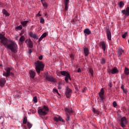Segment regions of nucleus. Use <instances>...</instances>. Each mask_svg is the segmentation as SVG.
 I'll use <instances>...</instances> for the list:
<instances>
[{
    "label": "nucleus",
    "instance_id": "obj_1",
    "mask_svg": "<svg viewBox=\"0 0 129 129\" xmlns=\"http://www.w3.org/2000/svg\"><path fill=\"white\" fill-rule=\"evenodd\" d=\"M4 45L6 48L9 49L13 53L18 52V44L16 42L12 40H6L4 42Z\"/></svg>",
    "mask_w": 129,
    "mask_h": 129
},
{
    "label": "nucleus",
    "instance_id": "obj_2",
    "mask_svg": "<svg viewBox=\"0 0 129 129\" xmlns=\"http://www.w3.org/2000/svg\"><path fill=\"white\" fill-rule=\"evenodd\" d=\"M34 65L35 66V70L38 74H40V72L43 71L45 68V64L43 63V62L40 60H38L34 62Z\"/></svg>",
    "mask_w": 129,
    "mask_h": 129
},
{
    "label": "nucleus",
    "instance_id": "obj_3",
    "mask_svg": "<svg viewBox=\"0 0 129 129\" xmlns=\"http://www.w3.org/2000/svg\"><path fill=\"white\" fill-rule=\"evenodd\" d=\"M38 112L40 115H46L49 112V108L46 106L44 105L42 108L38 110Z\"/></svg>",
    "mask_w": 129,
    "mask_h": 129
},
{
    "label": "nucleus",
    "instance_id": "obj_4",
    "mask_svg": "<svg viewBox=\"0 0 129 129\" xmlns=\"http://www.w3.org/2000/svg\"><path fill=\"white\" fill-rule=\"evenodd\" d=\"M59 74H61V75H62V76H65L64 80L67 83H68L69 80H71V77L70 76V74H69L68 72L63 71L59 72Z\"/></svg>",
    "mask_w": 129,
    "mask_h": 129
},
{
    "label": "nucleus",
    "instance_id": "obj_5",
    "mask_svg": "<svg viewBox=\"0 0 129 129\" xmlns=\"http://www.w3.org/2000/svg\"><path fill=\"white\" fill-rule=\"evenodd\" d=\"M5 72H3V76H5V77H7V78H8V77H10V76H13L14 75V73H13V72H11V68H6L5 69Z\"/></svg>",
    "mask_w": 129,
    "mask_h": 129
},
{
    "label": "nucleus",
    "instance_id": "obj_6",
    "mask_svg": "<svg viewBox=\"0 0 129 129\" xmlns=\"http://www.w3.org/2000/svg\"><path fill=\"white\" fill-rule=\"evenodd\" d=\"M127 124V120H126V117H123L121 118L120 120V125L121 127H125L126 125Z\"/></svg>",
    "mask_w": 129,
    "mask_h": 129
},
{
    "label": "nucleus",
    "instance_id": "obj_7",
    "mask_svg": "<svg viewBox=\"0 0 129 129\" xmlns=\"http://www.w3.org/2000/svg\"><path fill=\"white\" fill-rule=\"evenodd\" d=\"M71 94H72V90L67 87L66 90V96L67 98H70L71 97Z\"/></svg>",
    "mask_w": 129,
    "mask_h": 129
},
{
    "label": "nucleus",
    "instance_id": "obj_8",
    "mask_svg": "<svg viewBox=\"0 0 129 129\" xmlns=\"http://www.w3.org/2000/svg\"><path fill=\"white\" fill-rule=\"evenodd\" d=\"M53 120H54V121H56V122H58V121H61V122H65V120H64V119H63V118L61 116H54L53 117Z\"/></svg>",
    "mask_w": 129,
    "mask_h": 129
},
{
    "label": "nucleus",
    "instance_id": "obj_9",
    "mask_svg": "<svg viewBox=\"0 0 129 129\" xmlns=\"http://www.w3.org/2000/svg\"><path fill=\"white\" fill-rule=\"evenodd\" d=\"M25 43L26 44H27V46L29 47V48H32L34 45L33 42L32 41V40H31L30 39H26L25 41Z\"/></svg>",
    "mask_w": 129,
    "mask_h": 129
},
{
    "label": "nucleus",
    "instance_id": "obj_10",
    "mask_svg": "<svg viewBox=\"0 0 129 129\" xmlns=\"http://www.w3.org/2000/svg\"><path fill=\"white\" fill-rule=\"evenodd\" d=\"M45 79L47 81H49V82H55V79L51 76H46Z\"/></svg>",
    "mask_w": 129,
    "mask_h": 129
},
{
    "label": "nucleus",
    "instance_id": "obj_11",
    "mask_svg": "<svg viewBox=\"0 0 129 129\" xmlns=\"http://www.w3.org/2000/svg\"><path fill=\"white\" fill-rule=\"evenodd\" d=\"M106 33L107 34V37L108 38V39L109 41L111 40V32H110V30L109 29H106Z\"/></svg>",
    "mask_w": 129,
    "mask_h": 129
},
{
    "label": "nucleus",
    "instance_id": "obj_12",
    "mask_svg": "<svg viewBox=\"0 0 129 129\" xmlns=\"http://www.w3.org/2000/svg\"><path fill=\"white\" fill-rule=\"evenodd\" d=\"M99 95L101 99V100H103L104 99V97L103 95H104V91L102 88L100 90V92L99 93Z\"/></svg>",
    "mask_w": 129,
    "mask_h": 129
},
{
    "label": "nucleus",
    "instance_id": "obj_13",
    "mask_svg": "<svg viewBox=\"0 0 129 129\" xmlns=\"http://www.w3.org/2000/svg\"><path fill=\"white\" fill-rule=\"evenodd\" d=\"M6 81H7L5 78L0 79V86H1L2 87L5 86Z\"/></svg>",
    "mask_w": 129,
    "mask_h": 129
},
{
    "label": "nucleus",
    "instance_id": "obj_14",
    "mask_svg": "<svg viewBox=\"0 0 129 129\" xmlns=\"http://www.w3.org/2000/svg\"><path fill=\"white\" fill-rule=\"evenodd\" d=\"M122 14L125 15V16H129V7H127L126 10H122L121 11Z\"/></svg>",
    "mask_w": 129,
    "mask_h": 129
},
{
    "label": "nucleus",
    "instance_id": "obj_15",
    "mask_svg": "<svg viewBox=\"0 0 129 129\" xmlns=\"http://www.w3.org/2000/svg\"><path fill=\"white\" fill-rule=\"evenodd\" d=\"M29 75L32 79H34V78H35V76H36V73L33 70H31L29 71Z\"/></svg>",
    "mask_w": 129,
    "mask_h": 129
},
{
    "label": "nucleus",
    "instance_id": "obj_16",
    "mask_svg": "<svg viewBox=\"0 0 129 129\" xmlns=\"http://www.w3.org/2000/svg\"><path fill=\"white\" fill-rule=\"evenodd\" d=\"M84 33L85 34V37H86L87 36H88V35H90V34H91V31L90 30H89V29L87 28L84 30Z\"/></svg>",
    "mask_w": 129,
    "mask_h": 129
},
{
    "label": "nucleus",
    "instance_id": "obj_17",
    "mask_svg": "<svg viewBox=\"0 0 129 129\" xmlns=\"http://www.w3.org/2000/svg\"><path fill=\"white\" fill-rule=\"evenodd\" d=\"M69 4V0H64V12H66V11H68V5Z\"/></svg>",
    "mask_w": 129,
    "mask_h": 129
},
{
    "label": "nucleus",
    "instance_id": "obj_18",
    "mask_svg": "<svg viewBox=\"0 0 129 129\" xmlns=\"http://www.w3.org/2000/svg\"><path fill=\"white\" fill-rule=\"evenodd\" d=\"M29 36L31 38H33V39H36V40H38L39 38L38 37V35H36V34H34L33 32H30Z\"/></svg>",
    "mask_w": 129,
    "mask_h": 129
},
{
    "label": "nucleus",
    "instance_id": "obj_19",
    "mask_svg": "<svg viewBox=\"0 0 129 129\" xmlns=\"http://www.w3.org/2000/svg\"><path fill=\"white\" fill-rule=\"evenodd\" d=\"M84 53L85 57H87V56L89 55V49H88V48L87 47L84 48Z\"/></svg>",
    "mask_w": 129,
    "mask_h": 129
},
{
    "label": "nucleus",
    "instance_id": "obj_20",
    "mask_svg": "<svg viewBox=\"0 0 129 129\" xmlns=\"http://www.w3.org/2000/svg\"><path fill=\"white\" fill-rule=\"evenodd\" d=\"M117 72H118V70H117L116 68H114L109 71V73H111L112 74H115Z\"/></svg>",
    "mask_w": 129,
    "mask_h": 129
},
{
    "label": "nucleus",
    "instance_id": "obj_21",
    "mask_svg": "<svg viewBox=\"0 0 129 129\" xmlns=\"http://www.w3.org/2000/svg\"><path fill=\"white\" fill-rule=\"evenodd\" d=\"M0 40H1V43L3 44L4 45V42L6 41V40H9L7 38H4V35H3L2 33L0 34Z\"/></svg>",
    "mask_w": 129,
    "mask_h": 129
},
{
    "label": "nucleus",
    "instance_id": "obj_22",
    "mask_svg": "<svg viewBox=\"0 0 129 129\" xmlns=\"http://www.w3.org/2000/svg\"><path fill=\"white\" fill-rule=\"evenodd\" d=\"M124 51L122 48H119L118 50V57H120L122 55V53H123Z\"/></svg>",
    "mask_w": 129,
    "mask_h": 129
},
{
    "label": "nucleus",
    "instance_id": "obj_23",
    "mask_svg": "<svg viewBox=\"0 0 129 129\" xmlns=\"http://www.w3.org/2000/svg\"><path fill=\"white\" fill-rule=\"evenodd\" d=\"M64 110L66 112V114H70V113H72L73 112L72 109H68L67 108H65Z\"/></svg>",
    "mask_w": 129,
    "mask_h": 129
},
{
    "label": "nucleus",
    "instance_id": "obj_24",
    "mask_svg": "<svg viewBox=\"0 0 129 129\" xmlns=\"http://www.w3.org/2000/svg\"><path fill=\"white\" fill-rule=\"evenodd\" d=\"M2 13H3V15H6V17L10 16V14H9V13H8V12L7 11H6V9H3Z\"/></svg>",
    "mask_w": 129,
    "mask_h": 129
},
{
    "label": "nucleus",
    "instance_id": "obj_25",
    "mask_svg": "<svg viewBox=\"0 0 129 129\" xmlns=\"http://www.w3.org/2000/svg\"><path fill=\"white\" fill-rule=\"evenodd\" d=\"M101 45L102 46V48L103 49V51H105V49L106 47L105 46V42L104 41H102L101 42Z\"/></svg>",
    "mask_w": 129,
    "mask_h": 129
},
{
    "label": "nucleus",
    "instance_id": "obj_26",
    "mask_svg": "<svg viewBox=\"0 0 129 129\" xmlns=\"http://www.w3.org/2000/svg\"><path fill=\"white\" fill-rule=\"evenodd\" d=\"M25 40H26V38H25V36H21L20 38L19 41L21 42V43H23V42L25 41Z\"/></svg>",
    "mask_w": 129,
    "mask_h": 129
},
{
    "label": "nucleus",
    "instance_id": "obj_27",
    "mask_svg": "<svg viewBox=\"0 0 129 129\" xmlns=\"http://www.w3.org/2000/svg\"><path fill=\"white\" fill-rule=\"evenodd\" d=\"M28 121V119L27 118L26 116H24L23 118V123L24 124H26L27 123V122Z\"/></svg>",
    "mask_w": 129,
    "mask_h": 129
},
{
    "label": "nucleus",
    "instance_id": "obj_28",
    "mask_svg": "<svg viewBox=\"0 0 129 129\" xmlns=\"http://www.w3.org/2000/svg\"><path fill=\"white\" fill-rule=\"evenodd\" d=\"M29 23L28 21H22L21 22V25L23 26V27H25L27 24Z\"/></svg>",
    "mask_w": 129,
    "mask_h": 129
},
{
    "label": "nucleus",
    "instance_id": "obj_29",
    "mask_svg": "<svg viewBox=\"0 0 129 129\" xmlns=\"http://www.w3.org/2000/svg\"><path fill=\"white\" fill-rule=\"evenodd\" d=\"M124 74L125 75H129V69L127 68H125L124 71Z\"/></svg>",
    "mask_w": 129,
    "mask_h": 129
},
{
    "label": "nucleus",
    "instance_id": "obj_30",
    "mask_svg": "<svg viewBox=\"0 0 129 129\" xmlns=\"http://www.w3.org/2000/svg\"><path fill=\"white\" fill-rule=\"evenodd\" d=\"M123 6H124V3L122 2V1H120L119 3V7L121 9L123 7Z\"/></svg>",
    "mask_w": 129,
    "mask_h": 129
},
{
    "label": "nucleus",
    "instance_id": "obj_31",
    "mask_svg": "<svg viewBox=\"0 0 129 129\" xmlns=\"http://www.w3.org/2000/svg\"><path fill=\"white\" fill-rule=\"evenodd\" d=\"M77 16L75 17V18L71 21V23L73 24V25H74L75 24L76 21H77Z\"/></svg>",
    "mask_w": 129,
    "mask_h": 129
},
{
    "label": "nucleus",
    "instance_id": "obj_32",
    "mask_svg": "<svg viewBox=\"0 0 129 129\" xmlns=\"http://www.w3.org/2000/svg\"><path fill=\"white\" fill-rule=\"evenodd\" d=\"M89 73L91 75L92 77H93V70L91 68H90L89 70Z\"/></svg>",
    "mask_w": 129,
    "mask_h": 129
},
{
    "label": "nucleus",
    "instance_id": "obj_33",
    "mask_svg": "<svg viewBox=\"0 0 129 129\" xmlns=\"http://www.w3.org/2000/svg\"><path fill=\"white\" fill-rule=\"evenodd\" d=\"M41 3H42V5L44 7L47 8L48 7L47 3H43V2H44V0H41Z\"/></svg>",
    "mask_w": 129,
    "mask_h": 129
},
{
    "label": "nucleus",
    "instance_id": "obj_34",
    "mask_svg": "<svg viewBox=\"0 0 129 129\" xmlns=\"http://www.w3.org/2000/svg\"><path fill=\"white\" fill-rule=\"evenodd\" d=\"M101 64H105V59L104 58H101Z\"/></svg>",
    "mask_w": 129,
    "mask_h": 129
},
{
    "label": "nucleus",
    "instance_id": "obj_35",
    "mask_svg": "<svg viewBox=\"0 0 129 129\" xmlns=\"http://www.w3.org/2000/svg\"><path fill=\"white\" fill-rule=\"evenodd\" d=\"M121 88L124 93H126V90H124V86H123V85L121 86Z\"/></svg>",
    "mask_w": 129,
    "mask_h": 129
},
{
    "label": "nucleus",
    "instance_id": "obj_36",
    "mask_svg": "<svg viewBox=\"0 0 129 129\" xmlns=\"http://www.w3.org/2000/svg\"><path fill=\"white\" fill-rule=\"evenodd\" d=\"M32 124H31V123H30V122H27V126L28 127V128H31L32 127Z\"/></svg>",
    "mask_w": 129,
    "mask_h": 129
},
{
    "label": "nucleus",
    "instance_id": "obj_37",
    "mask_svg": "<svg viewBox=\"0 0 129 129\" xmlns=\"http://www.w3.org/2000/svg\"><path fill=\"white\" fill-rule=\"evenodd\" d=\"M33 101L36 103V102H38V100L37 99V97H34L33 99Z\"/></svg>",
    "mask_w": 129,
    "mask_h": 129
},
{
    "label": "nucleus",
    "instance_id": "obj_38",
    "mask_svg": "<svg viewBox=\"0 0 129 129\" xmlns=\"http://www.w3.org/2000/svg\"><path fill=\"white\" fill-rule=\"evenodd\" d=\"M66 116H67V121L70 120V116H69V114H66Z\"/></svg>",
    "mask_w": 129,
    "mask_h": 129
},
{
    "label": "nucleus",
    "instance_id": "obj_39",
    "mask_svg": "<svg viewBox=\"0 0 129 129\" xmlns=\"http://www.w3.org/2000/svg\"><path fill=\"white\" fill-rule=\"evenodd\" d=\"M40 22L41 23V24H44V23H45V20L44 19V18H41L40 19Z\"/></svg>",
    "mask_w": 129,
    "mask_h": 129
},
{
    "label": "nucleus",
    "instance_id": "obj_40",
    "mask_svg": "<svg viewBox=\"0 0 129 129\" xmlns=\"http://www.w3.org/2000/svg\"><path fill=\"white\" fill-rule=\"evenodd\" d=\"M17 30H22L23 29V26L22 25H20L16 27Z\"/></svg>",
    "mask_w": 129,
    "mask_h": 129
},
{
    "label": "nucleus",
    "instance_id": "obj_41",
    "mask_svg": "<svg viewBox=\"0 0 129 129\" xmlns=\"http://www.w3.org/2000/svg\"><path fill=\"white\" fill-rule=\"evenodd\" d=\"M126 35H127V32H125L122 35L123 39H125V38L126 37Z\"/></svg>",
    "mask_w": 129,
    "mask_h": 129
},
{
    "label": "nucleus",
    "instance_id": "obj_42",
    "mask_svg": "<svg viewBox=\"0 0 129 129\" xmlns=\"http://www.w3.org/2000/svg\"><path fill=\"white\" fill-rule=\"evenodd\" d=\"M43 38H46L47 37V32H44L42 35Z\"/></svg>",
    "mask_w": 129,
    "mask_h": 129
},
{
    "label": "nucleus",
    "instance_id": "obj_43",
    "mask_svg": "<svg viewBox=\"0 0 129 129\" xmlns=\"http://www.w3.org/2000/svg\"><path fill=\"white\" fill-rule=\"evenodd\" d=\"M113 105L114 107H116V106H117V104L116 103V101H114L113 102Z\"/></svg>",
    "mask_w": 129,
    "mask_h": 129
},
{
    "label": "nucleus",
    "instance_id": "obj_44",
    "mask_svg": "<svg viewBox=\"0 0 129 129\" xmlns=\"http://www.w3.org/2000/svg\"><path fill=\"white\" fill-rule=\"evenodd\" d=\"M43 39H44V37H42V36L40 37V38L39 39L38 41V43H40V42L41 41H42V40H43Z\"/></svg>",
    "mask_w": 129,
    "mask_h": 129
},
{
    "label": "nucleus",
    "instance_id": "obj_45",
    "mask_svg": "<svg viewBox=\"0 0 129 129\" xmlns=\"http://www.w3.org/2000/svg\"><path fill=\"white\" fill-rule=\"evenodd\" d=\"M70 57L71 58V59H72V60L74 59V55H73V54H71Z\"/></svg>",
    "mask_w": 129,
    "mask_h": 129
},
{
    "label": "nucleus",
    "instance_id": "obj_46",
    "mask_svg": "<svg viewBox=\"0 0 129 129\" xmlns=\"http://www.w3.org/2000/svg\"><path fill=\"white\" fill-rule=\"evenodd\" d=\"M53 91L54 92H56V93H57V94H59V93L58 92V90L56 89H53Z\"/></svg>",
    "mask_w": 129,
    "mask_h": 129
},
{
    "label": "nucleus",
    "instance_id": "obj_47",
    "mask_svg": "<svg viewBox=\"0 0 129 129\" xmlns=\"http://www.w3.org/2000/svg\"><path fill=\"white\" fill-rule=\"evenodd\" d=\"M39 60H42V59H43V55H40L39 56Z\"/></svg>",
    "mask_w": 129,
    "mask_h": 129
},
{
    "label": "nucleus",
    "instance_id": "obj_48",
    "mask_svg": "<svg viewBox=\"0 0 129 129\" xmlns=\"http://www.w3.org/2000/svg\"><path fill=\"white\" fill-rule=\"evenodd\" d=\"M75 89H76V90H77V91L79 90L77 86L76 87H75Z\"/></svg>",
    "mask_w": 129,
    "mask_h": 129
},
{
    "label": "nucleus",
    "instance_id": "obj_49",
    "mask_svg": "<svg viewBox=\"0 0 129 129\" xmlns=\"http://www.w3.org/2000/svg\"><path fill=\"white\" fill-rule=\"evenodd\" d=\"M32 53V50L31 49H29V53L31 54Z\"/></svg>",
    "mask_w": 129,
    "mask_h": 129
},
{
    "label": "nucleus",
    "instance_id": "obj_50",
    "mask_svg": "<svg viewBox=\"0 0 129 129\" xmlns=\"http://www.w3.org/2000/svg\"><path fill=\"white\" fill-rule=\"evenodd\" d=\"M81 71V70L80 69V68L78 69V73H79V72H80Z\"/></svg>",
    "mask_w": 129,
    "mask_h": 129
},
{
    "label": "nucleus",
    "instance_id": "obj_51",
    "mask_svg": "<svg viewBox=\"0 0 129 129\" xmlns=\"http://www.w3.org/2000/svg\"><path fill=\"white\" fill-rule=\"evenodd\" d=\"M94 112H96V113H97V111L95 110V109H94L93 110Z\"/></svg>",
    "mask_w": 129,
    "mask_h": 129
},
{
    "label": "nucleus",
    "instance_id": "obj_52",
    "mask_svg": "<svg viewBox=\"0 0 129 129\" xmlns=\"http://www.w3.org/2000/svg\"><path fill=\"white\" fill-rule=\"evenodd\" d=\"M74 87H76L77 86V85H76V84L74 83Z\"/></svg>",
    "mask_w": 129,
    "mask_h": 129
},
{
    "label": "nucleus",
    "instance_id": "obj_53",
    "mask_svg": "<svg viewBox=\"0 0 129 129\" xmlns=\"http://www.w3.org/2000/svg\"><path fill=\"white\" fill-rule=\"evenodd\" d=\"M37 16H39V17H40V16H41V15H40V13H38V14H37Z\"/></svg>",
    "mask_w": 129,
    "mask_h": 129
},
{
    "label": "nucleus",
    "instance_id": "obj_54",
    "mask_svg": "<svg viewBox=\"0 0 129 129\" xmlns=\"http://www.w3.org/2000/svg\"><path fill=\"white\" fill-rule=\"evenodd\" d=\"M3 118V116H0V119H2Z\"/></svg>",
    "mask_w": 129,
    "mask_h": 129
},
{
    "label": "nucleus",
    "instance_id": "obj_55",
    "mask_svg": "<svg viewBox=\"0 0 129 129\" xmlns=\"http://www.w3.org/2000/svg\"><path fill=\"white\" fill-rule=\"evenodd\" d=\"M58 89H61V87H58Z\"/></svg>",
    "mask_w": 129,
    "mask_h": 129
},
{
    "label": "nucleus",
    "instance_id": "obj_56",
    "mask_svg": "<svg viewBox=\"0 0 129 129\" xmlns=\"http://www.w3.org/2000/svg\"><path fill=\"white\" fill-rule=\"evenodd\" d=\"M110 87H112V86L111 85H110Z\"/></svg>",
    "mask_w": 129,
    "mask_h": 129
},
{
    "label": "nucleus",
    "instance_id": "obj_57",
    "mask_svg": "<svg viewBox=\"0 0 129 129\" xmlns=\"http://www.w3.org/2000/svg\"><path fill=\"white\" fill-rule=\"evenodd\" d=\"M45 16H47V14H46Z\"/></svg>",
    "mask_w": 129,
    "mask_h": 129
},
{
    "label": "nucleus",
    "instance_id": "obj_58",
    "mask_svg": "<svg viewBox=\"0 0 129 129\" xmlns=\"http://www.w3.org/2000/svg\"><path fill=\"white\" fill-rule=\"evenodd\" d=\"M128 43H129V40H128Z\"/></svg>",
    "mask_w": 129,
    "mask_h": 129
},
{
    "label": "nucleus",
    "instance_id": "obj_59",
    "mask_svg": "<svg viewBox=\"0 0 129 129\" xmlns=\"http://www.w3.org/2000/svg\"><path fill=\"white\" fill-rule=\"evenodd\" d=\"M83 92H84V90H83Z\"/></svg>",
    "mask_w": 129,
    "mask_h": 129
},
{
    "label": "nucleus",
    "instance_id": "obj_60",
    "mask_svg": "<svg viewBox=\"0 0 129 129\" xmlns=\"http://www.w3.org/2000/svg\"><path fill=\"white\" fill-rule=\"evenodd\" d=\"M0 66H2V65H1V64H0Z\"/></svg>",
    "mask_w": 129,
    "mask_h": 129
}]
</instances>
